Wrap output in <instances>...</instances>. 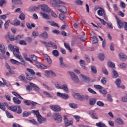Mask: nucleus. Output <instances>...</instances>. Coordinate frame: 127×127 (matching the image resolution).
<instances>
[{
	"mask_svg": "<svg viewBox=\"0 0 127 127\" xmlns=\"http://www.w3.org/2000/svg\"><path fill=\"white\" fill-rule=\"evenodd\" d=\"M50 3L52 5L57 7V9L62 12V13H67V8L65 6L60 5V3L64 4V2H62L60 0H51Z\"/></svg>",
	"mask_w": 127,
	"mask_h": 127,
	"instance_id": "f257e3e1",
	"label": "nucleus"
},
{
	"mask_svg": "<svg viewBox=\"0 0 127 127\" xmlns=\"http://www.w3.org/2000/svg\"><path fill=\"white\" fill-rule=\"evenodd\" d=\"M42 11L39 12V14L41 16H49L48 13L50 11V8L46 4L40 5Z\"/></svg>",
	"mask_w": 127,
	"mask_h": 127,
	"instance_id": "f03ea898",
	"label": "nucleus"
},
{
	"mask_svg": "<svg viewBox=\"0 0 127 127\" xmlns=\"http://www.w3.org/2000/svg\"><path fill=\"white\" fill-rule=\"evenodd\" d=\"M27 71L29 72V74L27 73V72H25V74L26 75V78L27 80H28V81H31V80H35L36 77L34 76V75H35V71L31 68H27L26 69Z\"/></svg>",
	"mask_w": 127,
	"mask_h": 127,
	"instance_id": "7ed1b4c3",
	"label": "nucleus"
},
{
	"mask_svg": "<svg viewBox=\"0 0 127 127\" xmlns=\"http://www.w3.org/2000/svg\"><path fill=\"white\" fill-rule=\"evenodd\" d=\"M12 52L15 57L17 58V59H20V57H21V55H19V53H20V52H19V49L18 48V47L16 46V47H15V49H14Z\"/></svg>",
	"mask_w": 127,
	"mask_h": 127,
	"instance_id": "20e7f679",
	"label": "nucleus"
},
{
	"mask_svg": "<svg viewBox=\"0 0 127 127\" xmlns=\"http://www.w3.org/2000/svg\"><path fill=\"white\" fill-rule=\"evenodd\" d=\"M54 116H55V118L54 119L55 122L58 124L61 123L62 122V117L61 115H59V113H54Z\"/></svg>",
	"mask_w": 127,
	"mask_h": 127,
	"instance_id": "39448f33",
	"label": "nucleus"
},
{
	"mask_svg": "<svg viewBox=\"0 0 127 127\" xmlns=\"http://www.w3.org/2000/svg\"><path fill=\"white\" fill-rule=\"evenodd\" d=\"M69 74L71 76V79L74 83H79V77L76 75L75 73L73 72H69Z\"/></svg>",
	"mask_w": 127,
	"mask_h": 127,
	"instance_id": "423d86ee",
	"label": "nucleus"
},
{
	"mask_svg": "<svg viewBox=\"0 0 127 127\" xmlns=\"http://www.w3.org/2000/svg\"><path fill=\"white\" fill-rule=\"evenodd\" d=\"M116 19L117 20V25L119 29L123 28V27H124V25H125V23H126L127 22H122V21H121V20H120V19H119L117 16L116 17Z\"/></svg>",
	"mask_w": 127,
	"mask_h": 127,
	"instance_id": "0eeeda50",
	"label": "nucleus"
},
{
	"mask_svg": "<svg viewBox=\"0 0 127 127\" xmlns=\"http://www.w3.org/2000/svg\"><path fill=\"white\" fill-rule=\"evenodd\" d=\"M57 96L58 97H61V98H62V99H64V100H67V99H69V95L65 93H61L60 92H57Z\"/></svg>",
	"mask_w": 127,
	"mask_h": 127,
	"instance_id": "6e6552de",
	"label": "nucleus"
},
{
	"mask_svg": "<svg viewBox=\"0 0 127 127\" xmlns=\"http://www.w3.org/2000/svg\"><path fill=\"white\" fill-rule=\"evenodd\" d=\"M73 97L76 100L83 101V94L80 93H74L72 94Z\"/></svg>",
	"mask_w": 127,
	"mask_h": 127,
	"instance_id": "1a4fd4ad",
	"label": "nucleus"
},
{
	"mask_svg": "<svg viewBox=\"0 0 127 127\" xmlns=\"http://www.w3.org/2000/svg\"><path fill=\"white\" fill-rule=\"evenodd\" d=\"M50 108L54 112H61V107L58 105H52Z\"/></svg>",
	"mask_w": 127,
	"mask_h": 127,
	"instance_id": "9d476101",
	"label": "nucleus"
},
{
	"mask_svg": "<svg viewBox=\"0 0 127 127\" xmlns=\"http://www.w3.org/2000/svg\"><path fill=\"white\" fill-rule=\"evenodd\" d=\"M97 13L100 16H106V11L102 8L98 10Z\"/></svg>",
	"mask_w": 127,
	"mask_h": 127,
	"instance_id": "9b49d317",
	"label": "nucleus"
},
{
	"mask_svg": "<svg viewBox=\"0 0 127 127\" xmlns=\"http://www.w3.org/2000/svg\"><path fill=\"white\" fill-rule=\"evenodd\" d=\"M60 66L62 68H64V67H68V65L65 64L63 62V58L62 57H60Z\"/></svg>",
	"mask_w": 127,
	"mask_h": 127,
	"instance_id": "f8f14e48",
	"label": "nucleus"
},
{
	"mask_svg": "<svg viewBox=\"0 0 127 127\" xmlns=\"http://www.w3.org/2000/svg\"><path fill=\"white\" fill-rule=\"evenodd\" d=\"M61 90H63L65 93H69L68 85H67L66 84H64L61 86Z\"/></svg>",
	"mask_w": 127,
	"mask_h": 127,
	"instance_id": "ddd939ff",
	"label": "nucleus"
},
{
	"mask_svg": "<svg viewBox=\"0 0 127 127\" xmlns=\"http://www.w3.org/2000/svg\"><path fill=\"white\" fill-rule=\"evenodd\" d=\"M35 65L37 68H41V69H47V66L40 63H36Z\"/></svg>",
	"mask_w": 127,
	"mask_h": 127,
	"instance_id": "4468645a",
	"label": "nucleus"
},
{
	"mask_svg": "<svg viewBox=\"0 0 127 127\" xmlns=\"http://www.w3.org/2000/svg\"><path fill=\"white\" fill-rule=\"evenodd\" d=\"M30 85L31 87H32V88H34V91H35L36 92H39V87L37 86L36 84L30 82Z\"/></svg>",
	"mask_w": 127,
	"mask_h": 127,
	"instance_id": "2eb2a0df",
	"label": "nucleus"
},
{
	"mask_svg": "<svg viewBox=\"0 0 127 127\" xmlns=\"http://www.w3.org/2000/svg\"><path fill=\"white\" fill-rule=\"evenodd\" d=\"M39 37L43 38V39H47L48 38V33L45 31L39 35Z\"/></svg>",
	"mask_w": 127,
	"mask_h": 127,
	"instance_id": "dca6fc26",
	"label": "nucleus"
},
{
	"mask_svg": "<svg viewBox=\"0 0 127 127\" xmlns=\"http://www.w3.org/2000/svg\"><path fill=\"white\" fill-rule=\"evenodd\" d=\"M37 120L38 122H39L40 124H42V123H44V122H46V118H43L41 115L37 117Z\"/></svg>",
	"mask_w": 127,
	"mask_h": 127,
	"instance_id": "f3484780",
	"label": "nucleus"
},
{
	"mask_svg": "<svg viewBox=\"0 0 127 127\" xmlns=\"http://www.w3.org/2000/svg\"><path fill=\"white\" fill-rule=\"evenodd\" d=\"M8 110L14 113H16L17 112V107L16 106H10L8 107Z\"/></svg>",
	"mask_w": 127,
	"mask_h": 127,
	"instance_id": "a211bd4d",
	"label": "nucleus"
},
{
	"mask_svg": "<svg viewBox=\"0 0 127 127\" xmlns=\"http://www.w3.org/2000/svg\"><path fill=\"white\" fill-rule=\"evenodd\" d=\"M12 100L16 105H20L21 101L17 97H13Z\"/></svg>",
	"mask_w": 127,
	"mask_h": 127,
	"instance_id": "6ab92c4d",
	"label": "nucleus"
},
{
	"mask_svg": "<svg viewBox=\"0 0 127 127\" xmlns=\"http://www.w3.org/2000/svg\"><path fill=\"white\" fill-rule=\"evenodd\" d=\"M119 77V73L118 71L115 69L112 70V78H116Z\"/></svg>",
	"mask_w": 127,
	"mask_h": 127,
	"instance_id": "aec40b11",
	"label": "nucleus"
},
{
	"mask_svg": "<svg viewBox=\"0 0 127 127\" xmlns=\"http://www.w3.org/2000/svg\"><path fill=\"white\" fill-rule=\"evenodd\" d=\"M19 79L22 82H23L24 83H25L26 84L27 83V80L26 78H25V76L23 75H21L19 76Z\"/></svg>",
	"mask_w": 127,
	"mask_h": 127,
	"instance_id": "412c9836",
	"label": "nucleus"
},
{
	"mask_svg": "<svg viewBox=\"0 0 127 127\" xmlns=\"http://www.w3.org/2000/svg\"><path fill=\"white\" fill-rule=\"evenodd\" d=\"M97 102V99L95 98H92L89 99V104L91 106H93L96 104V102Z\"/></svg>",
	"mask_w": 127,
	"mask_h": 127,
	"instance_id": "4be33fe9",
	"label": "nucleus"
},
{
	"mask_svg": "<svg viewBox=\"0 0 127 127\" xmlns=\"http://www.w3.org/2000/svg\"><path fill=\"white\" fill-rule=\"evenodd\" d=\"M0 52H1L3 55V54H5V48L2 44H0Z\"/></svg>",
	"mask_w": 127,
	"mask_h": 127,
	"instance_id": "5701e85b",
	"label": "nucleus"
},
{
	"mask_svg": "<svg viewBox=\"0 0 127 127\" xmlns=\"http://www.w3.org/2000/svg\"><path fill=\"white\" fill-rule=\"evenodd\" d=\"M115 123L117 125H119L120 126H123L124 125V121L121 118H119L115 121Z\"/></svg>",
	"mask_w": 127,
	"mask_h": 127,
	"instance_id": "b1692460",
	"label": "nucleus"
},
{
	"mask_svg": "<svg viewBox=\"0 0 127 127\" xmlns=\"http://www.w3.org/2000/svg\"><path fill=\"white\" fill-rule=\"evenodd\" d=\"M79 77L83 80V81H89L90 80L89 77L82 74L79 75Z\"/></svg>",
	"mask_w": 127,
	"mask_h": 127,
	"instance_id": "393cba45",
	"label": "nucleus"
},
{
	"mask_svg": "<svg viewBox=\"0 0 127 127\" xmlns=\"http://www.w3.org/2000/svg\"><path fill=\"white\" fill-rule=\"evenodd\" d=\"M30 115H31V112L24 111L22 113V117L23 118H27L28 117H29Z\"/></svg>",
	"mask_w": 127,
	"mask_h": 127,
	"instance_id": "a878e982",
	"label": "nucleus"
},
{
	"mask_svg": "<svg viewBox=\"0 0 127 127\" xmlns=\"http://www.w3.org/2000/svg\"><path fill=\"white\" fill-rule=\"evenodd\" d=\"M119 58L122 60V61H126L127 59V56L123 54H119Z\"/></svg>",
	"mask_w": 127,
	"mask_h": 127,
	"instance_id": "bb28decb",
	"label": "nucleus"
},
{
	"mask_svg": "<svg viewBox=\"0 0 127 127\" xmlns=\"http://www.w3.org/2000/svg\"><path fill=\"white\" fill-rule=\"evenodd\" d=\"M34 114L35 116L37 117V118H38L39 116H41L40 114L39 113V111L38 110H32L31 112V113Z\"/></svg>",
	"mask_w": 127,
	"mask_h": 127,
	"instance_id": "cd10ccee",
	"label": "nucleus"
},
{
	"mask_svg": "<svg viewBox=\"0 0 127 127\" xmlns=\"http://www.w3.org/2000/svg\"><path fill=\"white\" fill-rule=\"evenodd\" d=\"M52 54L55 57H58L59 56V52L57 50H54L52 52Z\"/></svg>",
	"mask_w": 127,
	"mask_h": 127,
	"instance_id": "c85d7f7f",
	"label": "nucleus"
},
{
	"mask_svg": "<svg viewBox=\"0 0 127 127\" xmlns=\"http://www.w3.org/2000/svg\"><path fill=\"white\" fill-rule=\"evenodd\" d=\"M121 83H122V80L120 78H118L115 81V84H116L118 88H121Z\"/></svg>",
	"mask_w": 127,
	"mask_h": 127,
	"instance_id": "c756f323",
	"label": "nucleus"
},
{
	"mask_svg": "<svg viewBox=\"0 0 127 127\" xmlns=\"http://www.w3.org/2000/svg\"><path fill=\"white\" fill-rule=\"evenodd\" d=\"M98 58L100 61H104L105 59V55L103 53H100L98 55Z\"/></svg>",
	"mask_w": 127,
	"mask_h": 127,
	"instance_id": "7c9ffc66",
	"label": "nucleus"
},
{
	"mask_svg": "<svg viewBox=\"0 0 127 127\" xmlns=\"http://www.w3.org/2000/svg\"><path fill=\"white\" fill-rule=\"evenodd\" d=\"M12 2L14 4H22L21 0H12Z\"/></svg>",
	"mask_w": 127,
	"mask_h": 127,
	"instance_id": "2f4dec72",
	"label": "nucleus"
},
{
	"mask_svg": "<svg viewBox=\"0 0 127 127\" xmlns=\"http://www.w3.org/2000/svg\"><path fill=\"white\" fill-rule=\"evenodd\" d=\"M107 65L108 67H110V68H115L116 66L115 64L111 61L108 62Z\"/></svg>",
	"mask_w": 127,
	"mask_h": 127,
	"instance_id": "473e14b6",
	"label": "nucleus"
},
{
	"mask_svg": "<svg viewBox=\"0 0 127 127\" xmlns=\"http://www.w3.org/2000/svg\"><path fill=\"white\" fill-rule=\"evenodd\" d=\"M96 127H107V126H106L105 124L101 122L96 123Z\"/></svg>",
	"mask_w": 127,
	"mask_h": 127,
	"instance_id": "72a5a7b5",
	"label": "nucleus"
},
{
	"mask_svg": "<svg viewBox=\"0 0 127 127\" xmlns=\"http://www.w3.org/2000/svg\"><path fill=\"white\" fill-rule=\"evenodd\" d=\"M91 70L92 73H94V74H97V68H96V66H95V65L91 66Z\"/></svg>",
	"mask_w": 127,
	"mask_h": 127,
	"instance_id": "f704fd0d",
	"label": "nucleus"
},
{
	"mask_svg": "<svg viewBox=\"0 0 127 127\" xmlns=\"http://www.w3.org/2000/svg\"><path fill=\"white\" fill-rule=\"evenodd\" d=\"M10 61L11 63H12V64H15L16 65H18V64H21V63H19L18 61H17L13 59H10Z\"/></svg>",
	"mask_w": 127,
	"mask_h": 127,
	"instance_id": "c9c22d12",
	"label": "nucleus"
},
{
	"mask_svg": "<svg viewBox=\"0 0 127 127\" xmlns=\"http://www.w3.org/2000/svg\"><path fill=\"white\" fill-rule=\"evenodd\" d=\"M47 22L50 23V24L52 25V26H56L57 27H59L58 24L54 22V21L50 22L49 21H48Z\"/></svg>",
	"mask_w": 127,
	"mask_h": 127,
	"instance_id": "e433bc0d",
	"label": "nucleus"
},
{
	"mask_svg": "<svg viewBox=\"0 0 127 127\" xmlns=\"http://www.w3.org/2000/svg\"><path fill=\"white\" fill-rule=\"evenodd\" d=\"M69 106L70 108H72V109H77V108H78L77 104L73 103H69Z\"/></svg>",
	"mask_w": 127,
	"mask_h": 127,
	"instance_id": "4c0bfd02",
	"label": "nucleus"
},
{
	"mask_svg": "<svg viewBox=\"0 0 127 127\" xmlns=\"http://www.w3.org/2000/svg\"><path fill=\"white\" fill-rule=\"evenodd\" d=\"M102 71L103 74H105V75H109V72H108V70H107L106 67H103L102 68Z\"/></svg>",
	"mask_w": 127,
	"mask_h": 127,
	"instance_id": "58836bf2",
	"label": "nucleus"
},
{
	"mask_svg": "<svg viewBox=\"0 0 127 127\" xmlns=\"http://www.w3.org/2000/svg\"><path fill=\"white\" fill-rule=\"evenodd\" d=\"M64 46L66 48V49H67V50H69L70 52L72 51V49H71V48L70 47V45L67 44V43H64Z\"/></svg>",
	"mask_w": 127,
	"mask_h": 127,
	"instance_id": "ea45409f",
	"label": "nucleus"
},
{
	"mask_svg": "<svg viewBox=\"0 0 127 127\" xmlns=\"http://www.w3.org/2000/svg\"><path fill=\"white\" fill-rule=\"evenodd\" d=\"M87 39V35L84 34V35H82L80 37V40L81 41H86V40Z\"/></svg>",
	"mask_w": 127,
	"mask_h": 127,
	"instance_id": "a19ab883",
	"label": "nucleus"
},
{
	"mask_svg": "<svg viewBox=\"0 0 127 127\" xmlns=\"http://www.w3.org/2000/svg\"><path fill=\"white\" fill-rule=\"evenodd\" d=\"M92 43L95 44V43H98V38L96 36L92 37Z\"/></svg>",
	"mask_w": 127,
	"mask_h": 127,
	"instance_id": "79ce46f5",
	"label": "nucleus"
},
{
	"mask_svg": "<svg viewBox=\"0 0 127 127\" xmlns=\"http://www.w3.org/2000/svg\"><path fill=\"white\" fill-rule=\"evenodd\" d=\"M87 90L88 92H89V93H91V94H93V95L97 94V92H96V91H94V90H93V89L91 88H88Z\"/></svg>",
	"mask_w": 127,
	"mask_h": 127,
	"instance_id": "37998d69",
	"label": "nucleus"
},
{
	"mask_svg": "<svg viewBox=\"0 0 127 127\" xmlns=\"http://www.w3.org/2000/svg\"><path fill=\"white\" fill-rule=\"evenodd\" d=\"M5 114L7 118H8L9 119H12V118H13L12 115H11V114H10V113L8 112L7 111H5Z\"/></svg>",
	"mask_w": 127,
	"mask_h": 127,
	"instance_id": "c03bdc74",
	"label": "nucleus"
},
{
	"mask_svg": "<svg viewBox=\"0 0 127 127\" xmlns=\"http://www.w3.org/2000/svg\"><path fill=\"white\" fill-rule=\"evenodd\" d=\"M48 14H51L52 16H57L56 13L51 9H50V11L48 12Z\"/></svg>",
	"mask_w": 127,
	"mask_h": 127,
	"instance_id": "a18cd8bd",
	"label": "nucleus"
},
{
	"mask_svg": "<svg viewBox=\"0 0 127 127\" xmlns=\"http://www.w3.org/2000/svg\"><path fill=\"white\" fill-rule=\"evenodd\" d=\"M38 9H39V7L38 6H32L29 8V10L35 11L38 10Z\"/></svg>",
	"mask_w": 127,
	"mask_h": 127,
	"instance_id": "49530a36",
	"label": "nucleus"
},
{
	"mask_svg": "<svg viewBox=\"0 0 127 127\" xmlns=\"http://www.w3.org/2000/svg\"><path fill=\"white\" fill-rule=\"evenodd\" d=\"M12 24H13V25H14L15 26H17L18 25H20V21H19V20H17V21H14Z\"/></svg>",
	"mask_w": 127,
	"mask_h": 127,
	"instance_id": "de8ad7c7",
	"label": "nucleus"
},
{
	"mask_svg": "<svg viewBox=\"0 0 127 127\" xmlns=\"http://www.w3.org/2000/svg\"><path fill=\"white\" fill-rule=\"evenodd\" d=\"M15 47H16V46H12V45L11 44H9L8 46V49L10 50L11 51H13V50H14V49L15 48Z\"/></svg>",
	"mask_w": 127,
	"mask_h": 127,
	"instance_id": "09e8293b",
	"label": "nucleus"
},
{
	"mask_svg": "<svg viewBox=\"0 0 127 127\" xmlns=\"http://www.w3.org/2000/svg\"><path fill=\"white\" fill-rule=\"evenodd\" d=\"M9 22H10V21L9 20H7L5 22V23H4V28L5 29H7V28H8V26H9Z\"/></svg>",
	"mask_w": 127,
	"mask_h": 127,
	"instance_id": "8fccbe9b",
	"label": "nucleus"
},
{
	"mask_svg": "<svg viewBox=\"0 0 127 127\" xmlns=\"http://www.w3.org/2000/svg\"><path fill=\"white\" fill-rule=\"evenodd\" d=\"M43 93L45 96H47L48 98H53V96L50 94V93H48V92H47L46 91H44L43 92Z\"/></svg>",
	"mask_w": 127,
	"mask_h": 127,
	"instance_id": "3c124183",
	"label": "nucleus"
},
{
	"mask_svg": "<svg viewBox=\"0 0 127 127\" xmlns=\"http://www.w3.org/2000/svg\"><path fill=\"white\" fill-rule=\"evenodd\" d=\"M96 105L99 107H104V106H105V104L102 101H98Z\"/></svg>",
	"mask_w": 127,
	"mask_h": 127,
	"instance_id": "603ef678",
	"label": "nucleus"
},
{
	"mask_svg": "<svg viewBox=\"0 0 127 127\" xmlns=\"http://www.w3.org/2000/svg\"><path fill=\"white\" fill-rule=\"evenodd\" d=\"M75 3L77 5H82V4H83V1L81 0H76L75 1Z\"/></svg>",
	"mask_w": 127,
	"mask_h": 127,
	"instance_id": "864d4df0",
	"label": "nucleus"
},
{
	"mask_svg": "<svg viewBox=\"0 0 127 127\" xmlns=\"http://www.w3.org/2000/svg\"><path fill=\"white\" fill-rule=\"evenodd\" d=\"M2 81L3 82V85H5V86H7L8 87H10V83L6 82V80L5 79H2Z\"/></svg>",
	"mask_w": 127,
	"mask_h": 127,
	"instance_id": "5fc2aeb1",
	"label": "nucleus"
},
{
	"mask_svg": "<svg viewBox=\"0 0 127 127\" xmlns=\"http://www.w3.org/2000/svg\"><path fill=\"white\" fill-rule=\"evenodd\" d=\"M8 38L11 41H14L15 38L12 35H8Z\"/></svg>",
	"mask_w": 127,
	"mask_h": 127,
	"instance_id": "6e6d98bb",
	"label": "nucleus"
},
{
	"mask_svg": "<svg viewBox=\"0 0 127 127\" xmlns=\"http://www.w3.org/2000/svg\"><path fill=\"white\" fill-rule=\"evenodd\" d=\"M73 124V121H67L66 123H64L65 127H69V126H70V125H72Z\"/></svg>",
	"mask_w": 127,
	"mask_h": 127,
	"instance_id": "4d7b16f0",
	"label": "nucleus"
},
{
	"mask_svg": "<svg viewBox=\"0 0 127 127\" xmlns=\"http://www.w3.org/2000/svg\"><path fill=\"white\" fill-rule=\"evenodd\" d=\"M53 44H54V43L51 41H50L48 43H47V45L46 46V47H52V45H53Z\"/></svg>",
	"mask_w": 127,
	"mask_h": 127,
	"instance_id": "13d9d810",
	"label": "nucleus"
},
{
	"mask_svg": "<svg viewBox=\"0 0 127 127\" xmlns=\"http://www.w3.org/2000/svg\"><path fill=\"white\" fill-rule=\"evenodd\" d=\"M122 100L124 103H127V94H126V96L122 97Z\"/></svg>",
	"mask_w": 127,
	"mask_h": 127,
	"instance_id": "bf43d9fd",
	"label": "nucleus"
},
{
	"mask_svg": "<svg viewBox=\"0 0 127 127\" xmlns=\"http://www.w3.org/2000/svg\"><path fill=\"white\" fill-rule=\"evenodd\" d=\"M101 82L103 85H105L107 83V78L106 77H103L101 80Z\"/></svg>",
	"mask_w": 127,
	"mask_h": 127,
	"instance_id": "052dcab7",
	"label": "nucleus"
},
{
	"mask_svg": "<svg viewBox=\"0 0 127 127\" xmlns=\"http://www.w3.org/2000/svg\"><path fill=\"white\" fill-rule=\"evenodd\" d=\"M31 58H32L33 61H36L37 60V57L34 55H31Z\"/></svg>",
	"mask_w": 127,
	"mask_h": 127,
	"instance_id": "680f3d73",
	"label": "nucleus"
},
{
	"mask_svg": "<svg viewBox=\"0 0 127 127\" xmlns=\"http://www.w3.org/2000/svg\"><path fill=\"white\" fill-rule=\"evenodd\" d=\"M19 44L20 45H27V43H26V42L24 40H20L19 41Z\"/></svg>",
	"mask_w": 127,
	"mask_h": 127,
	"instance_id": "e2e57ef3",
	"label": "nucleus"
},
{
	"mask_svg": "<svg viewBox=\"0 0 127 127\" xmlns=\"http://www.w3.org/2000/svg\"><path fill=\"white\" fill-rule=\"evenodd\" d=\"M120 66L122 69H124V68H126L127 67V64H125L123 63L122 64H120Z\"/></svg>",
	"mask_w": 127,
	"mask_h": 127,
	"instance_id": "0e129e2a",
	"label": "nucleus"
},
{
	"mask_svg": "<svg viewBox=\"0 0 127 127\" xmlns=\"http://www.w3.org/2000/svg\"><path fill=\"white\" fill-rule=\"evenodd\" d=\"M107 99L109 102H113V98H112V95L111 94L107 95Z\"/></svg>",
	"mask_w": 127,
	"mask_h": 127,
	"instance_id": "69168bd1",
	"label": "nucleus"
},
{
	"mask_svg": "<svg viewBox=\"0 0 127 127\" xmlns=\"http://www.w3.org/2000/svg\"><path fill=\"white\" fill-rule=\"evenodd\" d=\"M4 3H6V0H0V6H2Z\"/></svg>",
	"mask_w": 127,
	"mask_h": 127,
	"instance_id": "338daca9",
	"label": "nucleus"
},
{
	"mask_svg": "<svg viewBox=\"0 0 127 127\" xmlns=\"http://www.w3.org/2000/svg\"><path fill=\"white\" fill-rule=\"evenodd\" d=\"M89 96L85 95H82V101H85V100H89Z\"/></svg>",
	"mask_w": 127,
	"mask_h": 127,
	"instance_id": "774afa93",
	"label": "nucleus"
}]
</instances>
